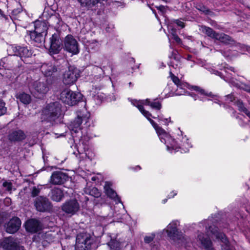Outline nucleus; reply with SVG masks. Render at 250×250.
Segmentation results:
<instances>
[{
  "label": "nucleus",
  "mask_w": 250,
  "mask_h": 250,
  "mask_svg": "<svg viewBox=\"0 0 250 250\" xmlns=\"http://www.w3.org/2000/svg\"><path fill=\"white\" fill-rule=\"evenodd\" d=\"M131 102L134 106L137 107L141 113L150 122L155 128L161 141L166 145L167 150L168 151L173 153L180 151L181 153H186L189 151V148L192 146L191 143H189V140L186 136H183L182 132L181 131H179L180 134H178V137L176 139L172 138L170 135L167 133L164 129L159 126L156 123L151 119V114L144 109L143 106L147 105L150 106L153 109L160 110L162 107L161 104L157 99H154L152 102H151L150 99H148L145 100H132Z\"/></svg>",
  "instance_id": "obj_1"
},
{
  "label": "nucleus",
  "mask_w": 250,
  "mask_h": 250,
  "mask_svg": "<svg viewBox=\"0 0 250 250\" xmlns=\"http://www.w3.org/2000/svg\"><path fill=\"white\" fill-rule=\"evenodd\" d=\"M209 221L205 220L198 224V228L202 229L205 227L208 233L205 235L201 232H198L197 241L200 243L202 246L206 250H215L212 247V243L209 236L211 235V238L213 237V236H214L217 239L220 240L223 243V244L221 245L223 250H233L232 248L229 246V242L224 233L218 232L215 227L210 226L208 229L207 225H209ZM198 231H199V230H198Z\"/></svg>",
  "instance_id": "obj_2"
},
{
  "label": "nucleus",
  "mask_w": 250,
  "mask_h": 250,
  "mask_svg": "<svg viewBox=\"0 0 250 250\" xmlns=\"http://www.w3.org/2000/svg\"><path fill=\"white\" fill-rule=\"evenodd\" d=\"M61 106L57 103H53L47 105L42 110L41 119L42 123L47 122V126L58 123L61 121Z\"/></svg>",
  "instance_id": "obj_3"
},
{
  "label": "nucleus",
  "mask_w": 250,
  "mask_h": 250,
  "mask_svg": "<svg viewBox=\"0 0 250 250\" xmlns=\"http://www.w3.org/2000/svg\"><path fill=\"white\" fill-rule=\"evenodd\" d=\"M179 226V222L178 220L173 221L163 230V233H166L170 239L174 241H179V243L188 249L191 247L192 243L188 237L184 236L183 233L178 230L177 227Z\"/></svg>",
  "instance_id": "obj_4"
},
{
  "label": "nucleus",
  "mask_w": 250,
  "mask_h": 250,
  "mask_svg": "<svg viewBox=\"0 0 250 250\" xmlns=\"http://www.w3.org/2000/svg\"><path fill=\"white\" fill-rule=\"evenodd\" d=\"M77 149V153L74 152L76 157L79 155L80 160L88 159L92 160L95 156V154L92 149L89 148V138L87 136H83L80 140L79 142L75 146Z\"/></svg>",
  "instance_id": "obj_5"
},
{
  "label": "nucleus",
  "mask_w": 250,
  "mask_h": 250,
  "mask_svg": "<svg viewBox=\"0 0 250 250\" xmlns=\"http://www.w3.org/2000/svg\"><path fill=\"white\" fill-rule=\"evenodd\" d=\"M28 87L30 92L37 98H42L49 91L47 83L40 80L31 82Z\"/></svg>",
  "instance_id": "obj_6"
},
{
  "label": "nucleus",
  "mask_w": 250,
  "mask_h": 250,
  "mask_svg": "<svg viewBox=\"0 0 250 250\" xmlns=\"http://www.w3.org/2000/svg\"><path fill=\"white\" fill-rule=\"evenodd\" d=\"M83 95L80 93H75L69 89H64L60 94V100L69 105H74L82 99Z\"/></svg>",
  "instance_id": "obj_7"
},
{
  "label": "nucleus",
  "mask_w": 250,
  "mask_h": 250,
  "mask_svg": "<svg viewBox=\"0 0 250 250\" xmlns=\"http://www.w3.org/2000/svg\"><path fill=\"white\" fill-rule=\"evenodd\" d=\"M192 89L196 91V93L192 92L190 94L189 93L188 94L192 96L194 100H196L198 99L203 101L210 100L215 103L220 104L219 103L220 100L217 96L213 95L211 93L206 92L204 90L196 86H193Z\"/></svg>",
  "instance_id": "obj_8"
},
{
  "label": "nucleus",
  "mask_w": 250,
  "mask_h": 250,
  "mask_svg": "<svg viewBox=\"0 0 250 250\" xmlns=\"http://www.w3.org/2000/svg\"><path fill=\"white\" fill-rule=\"evenodd\" d=\"M89 117V113L85 110L78 112L77 118L70 124L69 129L75 133L78 132L81 129V124L87 123Z\"/></svg>",
  "instance_id": "obj_9"
},
{
  "label": "nucleus",
  "mask_w": 250,
  "mask_h": 250,
  "mask_svg": "<svg viewBox=\"0 0 250 250\" xmlns=\"http://www.w3.org/2000/svg\"><path fill=\"white\" fill-rule=\"evenodd\" d=\"M92 240L87 234H79L76 238V250H90Z\"/></svg>",
  "instance_id": "obj_10"
},
{
  "label": "nucleus",
  "mask_w": 250,
  "mask_h": 250,
  "mask_svg": "<svg viewBox=\"0 0 250 250\" xmlns=\"http://www.w3.org/2000/svg\"><path fill=\"white\" fill-rule=\"evenodd\" d=\"M79 77V70L74 66H70L63 75V83L66 85L72 84Z\"/></svg>",
  "instance_id": "obj_11"
},
{
  "label": "nucleus",
  "mask_w": 250,
  "mask_h": 250,
  "mask_svg": "<svg viewBox=\"0 0 250 250\" xmlns=\"http://www.w3.org/2000/svg\"><path fill=\"white\" fill-rule=\"evenodd\" d=\"M64 48L67 52L73 55L79 52L78 42L72 35H67L64 40Z\"/></svg>",
  "instance_id": "obj_12"
},
{
  "label": "nucleus",
  "mask_w": 250,
  "mask_h": 250,
  "mask_svg": "<svg viewBox=\"0 0 250 250\" xmlns=\"http://www.w3.org/2000/svg\"><path fill=\"white\" fill-rule=\"evenodd\" d=\"M8 50L11 55L19 56L21 58L30 57L32 55V50L24 46L13 45L9 47Z\"/></svg>",
  "instance_id": "obj_13"
},
{
  "label": "nucleus",
  "mask_w": 250,
  "mask_h": 250,
  "mask_svg": "<svg viewBox=\"0 0 250 250\" xmlns=\"http://www.w3.org/2000/svg\"><path fill=\"white\" fill-rule=\"evenodd\" d=\"M19 243L16 239L10 236L0 241V246L5 250H24L23 247L19 246Z\"/></svg>",
  "instance_id": "obj_14"
},
{
  "label": "nucleus",
  "mask_w": 250,
  "mask_h": 250,
  "mask_svg": "<svg viewBox=\"0 0 250 250\" xmlns=\"http://www.w3.org/2000/svg\"><path fill=\"white\" fill-rule=\"evenodd\" d=\"M37 210L40 212L50 211L52 209L51 203L46 197L40 196L35 201Z\"/></svg>",
  "instance_id": "obj_15"
},
{
  "label": "nucleus",
  "mask_w": 250,
  "mask_h": 250,
  "mask_svg": "<svg viewBox=\"0 0 250 250\" xmlns=\"http://www.w3.org/2000/svg\"><path fill=\"white\" fill-rule=\"evenodd\" d=\"M62 210L67 214L74 215L80 209V205L75 199L70 200L64 203L62 207Z\"/></svg>",
  "instance_id": "obj_16"
},
{
  "label": "nucleus",
  "mask_w": 250,
  "mask_h": 250,
  "mask_svg": "<svg viewBox=\"0 0 250 250\" xmlns=\"http://www.w3.org/2000/svg\"><path fill=\"white\" fill-rule=\"evenodd\" d=\"M170 77L173 82L177 87V89L175 91V95H182L186 94L187 93L186 89L188 87V84L180 81L178 77L174 76L171 73H170Z\"/></svg>",
  "instance_id": "obj_17"
},
{
  "label": "nucleus",
  "mask_w": 250,
  "mask_h": 250,
  "mask_svg": "<svg viewBox=\"0 0 250 250\" xmlns=\"http://www.w3.org/2000/svg\"><path fill=\"white\" fill-rule=\"evenodd\" d=\"M21 225V220L17 217H13L5 225L6 232L9 233H14L17 231Z\"/></svg>",
  "instance_id": "obj_18"
},
{
  "label": "nucleus",
  "mask_w": 250,
  "mask_h": 250,
  "mask_svg": "<svg viewBox=\"0 0 250 250\" xmlns=\"http://www.w3.org/2000/svg\"><path fill=\"white\" fill-rule=\"evenodd\" d=\"M50 41L49 52L52 54H58L62 48L61 42L59 36L57 34H54L50 38Z\"/></svg>",
  "instance_id": "obj_19"
},
{
  "label": "nucleus",
  "mask_w": 250,
  "mask_h": 250,
  "mask_svg": "<svg viewBox=\"0 0 250 250\" xmlns=\"http://www.w3.org/2000/svg\"><path fill=\"white\" fill-rule=\"evenodd\" d=\"M26 230L31 233H35L42 229L41 222L36 219H31L27 220L24 224Z\"/></svg>",
  "instance_id": "obj_20"
},
{
  "label": "nucleus",
  "mask_w": 250,
  "mask_h": 250,
  "mask_svg": "<svg viewBox=\"0 0 250 250\" xmlns=\"http://www.w3.org/2000/svg\"><path fill=\"white\" fill-rule=\"evenodd\" d=\"M112 185L113 183L111 182H105L104 186L105 193L108 197L113 199L116 203H120L121 200L118 197L116 192L112 188Z\"/></svg>",
  "instance_id": "obj_21"
},
{
  "label": "nucleus",
  "mask_w": 250,
  "mask_h": 250,
  "mask_svg": "<svg viewBox=\"0 0 250 250\" xmlns=\"http://www.w3.org/2000/svg\"><path fill=\"white\" fill-rule=\"evenodd\" d=\"M229 71L234 72V68L231 67L224 66V70L223 72H217V75H220L221 77L223 76V79L226 82L231 83L232 85L236 86V83L234 82L233 79L232 78V74L229 72Z\"/></svg>",
  "instance_id": "obj_22"
},
{
  "label": "nucleus",
  "mask_w": 250,
  "mask_h": 250,
  "mask_svg": "<svg viewBox=\"0 0 250 250\" xmlns=\"http://www.w3.org/2000/svg\"><path fill=\"white\" fill-rule=\"evenodd\" d=\"M66 175L60 171L53 173L51 176L50 182L54 185H60L66 180Z\"/></svg>",
  "instance_id": "obj_23"
},
{
  "label": "nucleus",
  "mask_w": 250,
  "mask_h": 250,
  "mask_svg": "<svg viewBox=\"0 0 250 250\" xmlns=\"http://www.w3.org/2000/svg\"><path fill=\"white\" fill-rule=\"evenodd\" d=\"M44 35L34 31L30 32V37L31 40L36 43V45L40 46L44 42L45 38Z\"/></svg>",
  "instance_id": "obj_24"
},
{
  "label": "nucleus",
  "mask_w": 250,
  "mask_h": 250,
  "mask_svg": "<svg viewBox=\"0 0 250 250\" xmlns=\"http://www.w3.org/2000/svg\"><path fill=\"white\" fill-rule=\"evenodd\" d=\"M25 135L21 130H15L11 132L8 135V138L11 141H17L23 140Z\"/></svg>",
  "instance_id": "obj_25"
},
{
  "label": "nucleus",
  "mask_w": 250,
  "mask_h": 250,
  "mask_svg": "<svg viewBox=\"0 0 250 250\" xmlns=\"http://www.w3.org/2000/svg\"><path fill=\"white\" fill-rule=\"evenodd\" d=\"M41 69L42 73L46 77L52 75L57 70L55 66L51 64H43Z\"/></svg>",
  "instance_id": "obj_26"
},
{
  "label": "nucleus",
  "mask_w": 250,
  "mask_h": 250,
  "mask_svg": "<svg viewBox=\"0 0 250 250\" xmlns=\"http://www.w3.org/2000/svg\"><path fill=\"white\" fill-rule=\"evenodd\" d=\"M16 98L24 104H28L31 101V97L24 92H19L16 95Z\"/></svg>",
  "instance_id": "obj_27"
},
{
  "label": "nucleus",
  "mask_w": 250,
  "mask_h": 250,
  "mask_svg": "<svg viewBox=\"0 0 250 250\" xmlns=\"http://www.w3.org/2000/svg\"><path fill=\"white\" fill-rule=\"evenodd\" d=\"M47 30V25L45 22L41 21H36L35 23V31L38 33L45 34Z\"/></svg>",
  "instance_id": "obj_28"
},
{
  "label": "nucleus",
  "mask_w": 250,
  "mask_h": 250,
  "mask_svg": "<svg viewBox=\"0 0 250 250\" xmlns=\"http://www.w3.org/2000/svg\"><path fill=\"white\" fill-rule=\"evenodd\" d=\"M63 196L62 190L59 188H54L51 191V199L56 202L60 201Z\"/></svg>",
  "instance_id": "obj_29"
},
{
  "label": "nucleus",
  "mask_w": 250,
  "mask_h": 250,
  "mask_svg": "<svg viewBox=\"0 0 250 250\" xmlns=\"http://www.w3.org/2000/svg\"><path fill=\"white\" fill-rule=\"evenodd\" d=\"M215 40H218L225 44L229 43L232 41L231 38L224 33H217Z\"/></svg>",
  "instance_id": "obj_30"
},
{
  "label": "nucleus",
  "mask_w": 250,
  "mask_h": 250,
  "mask_svg": "<svg viewBox=\"0 0 250 250\" xmlns=\"http://www.w3.org/2000/svg\"><path fill=\"white\" fill-rule=\"evenodd\" d=\"M93 73H94V79L96 81H99L101 78L103 77L104 72V70L101 68L97 66H94L93 68Z\"/></svg>",
  "instance_id": "obj_31"
},
{
  "label": "nucleus",
  "mask_w": 250,
  "mask_h": 250,
  "mask_svg": "<svg viewBox=\"0 0 250 250\" xmlns=\"http://www.w3.org/2000/svg\"><path fill=\"white\" fill-rule=\"evenodd\" d=\"M38 237L42 238V240L48 243H50L54 239L53 235L51 232L40 233L38 235Z\"/></svg>",
  "instance_id": "obj_32"
},
{
  "label": "nucleus",
  "mask_w": 250,
  "mask_h": 250,
  "mask_svg": "<svg viewBox=\"0 0 250 250\" xmlns=\"http://www.w3.org/2000/svg\"><path fill=\"white\" fill-rule=\"evenodd\" d=\"M167 28L169 32L171 34V38L173 39L176 42L180 44L181 42V41L176 34V30L170 25H168Z\"/></svg>",
  "instance_id": "obj_33"
},
{
  "label": "nucleus",
  "mask_w": 250,
  "mask_h": 250,
  "mask_svg": "<svg viewBox=\"0 0 250 250\" xmlns=\"http://www.w3.org/2000/svg\"><path fill=\"white\" fill-rule=\"evenodd\" d=\"M202 30L208 36L215 39L217 33L215 32L211 28L206 26H202Z\"/></svg>",
  "instance_id": "obj_34"
},
{
  "label": "nucleus",
  "mask_w": 250,
  "mask_h": 250,
  "mask_svg": "<svg viewBox=\"0 0 250 250\" xmlns=\"http://www.w3.org/2000/svg\"><path fill=\"white\" fill-rule=\"evenodd\" d=\"M236 104L239 108L240 111L244 112L247 116L250 119V111H248L245 107L243 103L240 100L236 102Z\"/></svg>",
  "instance_id": "obj_35"
},
{
  "label": "nucleus",
  "mask_w": 250,
  "mask_h": 250,
  "mask_svg": "<svg viewBox=\"0 0 250 250\" xmlns=\"http://www.w3.org/2000/svg\"><path fill=\"white\" fill-rule=\"evenodd\" d=\"M121 244L116 240H111L108 243V245L110 247V250H121Z\"/></svg>",
  "instance_id": "obj_36"
},
{
  "label": "nucleus",
  "mask_w": 250,
  "mask_h": 250,
  "mask_svg": "<svg viewBox=\"0 0 250 250\" xmlns=\"http://www.w3.org/2000/svg\"><path fill=\"white\" fill-rule=\"evenodd\" d=\"M155 237V233L153 232L149 233L144 237V242L146 244H149L152 242Z\"/></svg>",
  "instance_id": "obj_37"
},
{
  "label": "nucleus",
  "mask_w": 250,
  "mask_h": 250,
  "mask_svg": "<svg viewBox=\"0 0 250 250\" xmlns=\"http://www.w3.org/2000/svg\"><path fill=\"white\" fill-rule=\"evenodd\" d=\"M88 193L89 195L95 197H98L101 195L100 192L96 188H92L91 189H90Z\"/></svg>",
  "instance_id": "obj_38"
},
{
  "label": "nucleus",
  "mask_w": 250,
  "mask_h": 250,
  "mask_svg": "<svg viewBox=\"0 0 250 250\" xmlns=\"http://www.w3.org/2000/svg\"><path fill=\"white\" fill-rule=\"evenodd\" d=\"M5 103L0 100V116L4 115L6 112V107L5 106Z\"/></svg>",
  "instance_id": "obj_39"
},
{
  "label": "nucleus",
  "mask_w": 250,
  "mask_h": 250,
  "mask_svg": "<svg viewBox=\"0 0 250 250\" xmlns=\"http://www.w3.org/2000/svg\"><path fill=\"white\" fill-rule=\"evenodd\" d=\"M3 186L5 188V189L8 191H11L12 189V184L10 182H4L3 184Z\"/></svg>",
  "instance_id": "obj_40"
},
{
  "label": "nucleus",
  "mask_w": 250,
  "mask_h": 250,
  "mask_svg": "<svg viewBox=\"0 0 250 250\" xmlns=\"http://www.w3.org/2000/svg\"><path fill=\"white\" fill-rule=\"evenodd\" d=\"M99 43L95 40L91 41V42L89 43V47L92 49H94L96 47H99Z\"/></svg>",
  "instance_id": "obj_41"
},
{
  "label": "nucleus",
  "mask_w": 250,
  "mask_h": 250,
  "mask_svg": "<svg viewBox=\"0 0 250 250\" xmlns=\"http://www.w3.org/2000/svg\"><path fill=\"white\" fill-rule=\"evenodd\" d=\"M197 8L199 10H200V11H202V12H204V13H206V14H208V13H209V10H208L207 8H206V7H205L204 6H200V5H199V6L197 7Z\"/></svg>",
  "instance_id": "obj_42"
},
{
  "label": "nucleus",
  "mask_w": 250,
  "mask_h": 250,
  "mask_svg": "<svg viewBox=\"0 0 250 250\" xmlns=\"http://www.w3.org/2000/svg\"><path fill=\"white\" fill-rule=\"evenodd\" d=\"M40 193V189L38 188L34 187L32 191V196L35 197L37 196Z\"/></svg>",
  "instance_id": "obj_43"
},
{
  "label": "nucleus",
  "mask_w": 250,
  "mask_h": 250,
  "mask_svg": "<svg viewBox=\"0 0 250 250\" xmlns=\"http://www.w3.org/2000/svg\"><path fill=\"white\" fill-rule=\"evenodd\" d=\"M234 100H235L234 97L233 95H228L226 97V101H227L228 103L230 102H233Z\"/></svg>",
  "instance_id": "obj_44"
},
{
  "label": "nucleus",
  "mask_w": 250,
  "mask_h": 250,
  "mask_svg": "<svg viewBox=\"0 0 250 250\" xmlns=\"http://www.w3.org/2000/svg\"><path fill=\"white\" fill-rule=\"evenodd\" d=\"M175 23L177 24V25H178L179 26H180L182 28H183L185 27L184 23L181 21H180L178 20H176Z\"/></svg>",
  "instance_id": "obj_45"
},
{
  "label": "nucleus",
  "mask_w": 250,
  "mask_h": 250,
  "mask_svg": "<svg viewBox=\"0 0 250 250\" xmlns=\"http://www.w3.org/2000/svg\"><path fill=\"white\" fill-rule=\"evenodd\" d=\"M176 195H177V192L175 191H173L172 192H171L168 195L167 198H173Z\"/></svg>",
  "instance_id": "obj_46"
},
{
  "label": "nucleus",
  "mask_w": 250,
  "mask_h": 250,
  "mask_svg": "<svg viewBox=\"0 0 250 250\" xmlns=\"http://www.w3.org/2000/svg\"><path fill=\"white\" fill-rule=\"evenodd\" d=\"M156 8L160 10L162 13H163L165 10V7L164 6L160 5L159 6H156Z\"/></svg>",
  "instance_id": "obj_47"
},
{
  "label": "nucleus",
  "mask_w": 250,
  "mask_h": 250,
  "mask_svg": "<svg viewBox=\"0 0 250 250\" xmlns=\"http://www.w3.org/2000/svg\"><path fill=\"white\" fill-rule=\"evenodd\" d=\"M170 122V118H165V119L164 120V122H163V123L165 125H167L168 122Z\"/></svg>",
  "instance_id": "obj_48"
},
{
  "label": "nucleus",
  "mask_w": 250,
  "mask_h": 250,
  "mask_svg": "<svg viewBox=\"0 0 250 250\" xmlns=\"http://www.w3.org/2000/svg\"><path fill=\"white\" fill-rule=\"evenodd\" d=\"M158 119H159V120L160 121H161V122H162V123H163V122H164V120L165 119V118L163 117V116H161V115H160V116H158Z\"/></svg>",
  "instance_id": "obj_49"
},
{
  "label": "nucleus",
  "mask_w": 250,
  "mask_h": 250,
  "mask_svg": "<svg viewBox=\"0 0 250 250\" xmlns=\"http://www.w3.org/2000/svg\"><path fill=\"white\" fill-rule=\"evenodd\" d=\"M95 98H100L101 99H103L104 98V96H102L101 94H99V93H98V95L97 96L96 95H94Z\"/></svg>",
  "instance_id": "obj_50"
},
{
  "label": "nucleus",
  "mask_w": 250,
  "mask_h": 250,
  "mask_svg": "<svg viewBox=\"0 0 250 250\" xmlns=\"http://www.w3.org/2000/svg\"><path fill=\"white\" fill-rule=\"evenodd\" d=\"M94 87H95L96 90H100V89H101V86H97L96 85H95Z\"/></svg>",
  "instance_id": "obj_51"
},
{
  "label": "nucleus",
  "mask_w": 250,
  "mask_h": 250,
  "mask_svg": "<svg viewBox=\"0 0 250 250\" xmlns=\"http://www.w3.org/2000/svg\"><path fill=\"white\" fill-rule=\"evenodd\" d=\"M5 202H7V203H9V202H11V200H10V198H6V199H5Z\"/></svg>",
  "instance_id": "obj_52"
},
{
  "label": "nucleus",
  "mask_w": 250,
  "mask_h": 250,
  "mask_svg": "<svg viewBox=\"0 0 250 250\" xmlns=\"http://www.w3.org/2000/svg\"><path fill=\"white\" fill-rule=\"evenodd\" d=\"M50 18L51 19H56L57 16L56 15H51V16L50 17Z\"/></svg>",
  "instance_id": "obj_53"
},
{
  "label": "nucleus",
  "mask_w": 250,
  "mask_h": 250,
  "mask_svg": "<svg viewBox=\"0 0 250 250\" xmlns=\"http://www.w3.org/2000/svg\"><path fill=\"white\" fill-rule=\"evenodd\" d=\"M91 179H92V181H95L96 180V176H93V177H92Z\"/></svg>",
  "instance_id": "obj_54"
},
{
  "label": "nucleus",
  "mask_w": 250,
  "mask_h": 250,
  "mask_svg": "<svg viewBox=\"0 0 250 250\" xmlns=\"http://www.w3.org/2000/svg\"><path fill=\"white\" fill-rule=\"evenodd\" d=\"M167 202V199H165L162 201L163 204H165Z\"/></svg>",
  "instance_id": "obj_55"
},
{
  "label": "nucleus",
  "mask_w": 250,
  "mask_h": 250,
  "mask_svg": "<svg viewBox=\"0 0 250 250\" xmlns=\"http://www.w3.org/2000/svg\"><path fill=\"white\" fill-rule=\"evenodd\" d=\"M108 216L109 217H114V215L113 214H108Z\"/></svg>",
  "instance_id": "obj_56"
},
{
  "label": "nucleus",
  "mask_w": 250,
  "mask_h": 250,
  "mask_svg": "<svg viewBox=\"0 0 250 250\" xmlns=\"http://www.w3.org/2000/svg\"><path fill=\"white\" fill-rule=\"evenodd\" d=\"M41 240H42V243L43 244V245H44V243H43V241H43V240H42V239H41Z\"/></svg>",
  "instance_id": "obj_57"
},
{
  "label": "nucleus",
  "mask_w": 250,
  "mask_h": 250,
  "mask_svg": "<svg viewBox=\"0 0 250 250\" xmlns=\"http://www.w3.org/2000/svg\"><path fill=\"white\" fill-rule=\"evenodd\" d=\"M45 13H46V12H45V11H44V12H43V16H45Z\"/></svg>",
  "instance_id": "obj_58"
},
{
  "label": "nucleus",
  "mask_w": 250,
  "mask_h": 250,
  "mask_svg": "<svg viewBox=\"0 0 250 250\" xmlns=\"http://www.w3.org/2000/svg\"><path fill=\"white\" fill-rule=\"evenodd\" d=\"M137 167L138 168H139V169H140V167L139 166H137Z\"/></svg>",
  "instance_id": "obj_59"
},
{
  "label": "nucleus",
  "mask_w": 250,
  "mask_h": 250,
  "mask_svg": "<svg viewBox=\"0 0 250 250\" xmlns=\"http://www.w3.org/2000/svg\"><path fill=\"white\" fill-rule=\"evenodd\" d=\"M1 75V73H0V76Z\"/></svg>",
  "instance_id": "obj_60"
},
{
  "label": "nucleus",
  "mask_w": 250,
  "mask_h": 250,
  "mask_svg": "<svg viewBox=\"0 0 250 250\" xmlns=\"http://www.w3.org/2000/svg\"><path fill=\"white\" fill-rule=\"evenodd\" d=\"M249 92H250V89L249 90Z\"/></svg>",
  "instance_id": "obj_61"
}]
</instances>
